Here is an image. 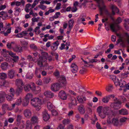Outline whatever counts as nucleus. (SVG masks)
Returning a JSON list of instances; mask_svg holds the SVG:
<instances>
[{"label": "nucleus", "mask_w": 129, "mask_h": 129, "mask_svg": "<svg viewBox=\"0 0 129 129\" xmlns=\"http://www.w3.org/2000/svg\"><path fill=\"white\" fill-rule=\"evenodd\" d=\"M42 56L40 57L37 61L38 65L40 68L45 67L48 65L47 59L48 57V53L44 52L42 53Z\"/></svg>", "instance_id": "1"}, {"label": "nucleus", "mask_w": 129, "mask_h": 129, "mask_svg": "<svg viewBox=\"0 0 129 129\" xmlns=\"http://www.w3.org/2000/svg\"><path fill=\"white\" fill-rule=\"evenodd\" d=\"M122 22L121 18L118 17L115 22L111 24L110 25V27L113 32H116L118 30L121 28V27L118 25V24Z\"/></svg>", "instance_id": "2"}, {"label": "nucleus", "mask_w": 129, "mask_h": 129, "mask_svg": "<svg viewBox=\"0 0 129 129\" xmlns=\"http://www.w3.org/2000/svg\"><path fill=\"white\" fill-rule=\"evenodd\" d=\"M41 101L38 98H33L31 101V105L36 108V110L37 111H39L41 108Z\"/></svg>", "instance_id": "3"}, {"label": "nucleus", "mask_w": 129, "mask_h": 129, "mask_svg": "<svg viewBox=\"0 0 129 129\" xmlns=\"http://www.w3.org/2000/svg\"><path fill=\"white\" fill-rule=\"evenodd\" d=\"M111 9L112 10V14L107 10H106V14L111 19H112V15L115 14V12L118 14L119 12V11L117 7L116 6L113 5H111Z\"/></svg>", "instance_id": "4"}, {"label": "nucleus", "mask_w": 129, "mask_h": 129, "mask_svg": "<svg viewBox=\"0 0 129 129\" xmlns=\"http://www.w3.org/2000/svg\"><path fill=\"white\" fill-rule=\"evenodd\" d=\"M122 102L121 101H118V102H113L111 103L110 107L115 109H118L121 107Z\"/></svg>", "instance_id": "5"}, {"label": "nucleus", "mask_w": 129, "mask_h": 129, "mask_svg": "<svg viewBox=\"0 0 129 129\" xmlns=\"http://www.w3.org/2000/svg\"><path fill=\"white\" fill-rule=\"evenodd\" d=\"M58 83L61 87H65L67 83L66 80L65 76H61L58 79Z\"/></svg>", "instance_id": "6"}, {"label": "nucleus", "mask_w": 129, "mask_h": 129, "mask_svg": "<svg viewBox=\"0 0 129 129\" xmlns=\"http://www.w3.org/2000/svg\"><path fill=\"white\" fill-rule=\"evenodd\" d=\"M61 87L58 83H54L51 85V89L53 91L56 92L58 91Z\"/></svg>", "instance_id": "7"}, {"label": "nucleus", "mask_w": 129, "mask_h": 129, "mask_svg": "<svg viewBox=\"0 0 129 129\" xmlns=\"http://www.w3.org/2000/svg\"><path fill=\"white\" fill-rule=\"evenodd\" d=\"M103 113H105L107 115H110L113 112V111L108 107H104L103 108Z\"/></svg>", "instance_id": "8"}, {"label": "nucleus", "mask_w": 129, "mask_h": 129, "mask_svg": "<svg viewBox=\"0 0 129 129\" xmlns=\"http://www.w3.org/2000/svg\"><path fill=\"white\" fill-rule=\"evenodd\" d=\"M15 71L12 70L11 69L9 70L8 72V78L12 79L15 76Z\"/></svg>", "instance_id": "9"}, {"label": "nucleus", "mask_w": 129, "mask_h": 129, "mask_svg": "<svg viewBox=\"0 0 129 129\" xmlns=\"http://www.w3.org/2000/svg\"><path fill=\"white\" fill-rule=\"evenodd\" d=\"M77 100L79 103L83 104L86 100V98L85 96H81L79 95L76 97Z\"/></svg>", "instance_id": "10"}, {"label": "nucleus", "mask_w": 129, "mask_h": 129, "mask_svg": "<svg viewBox=\"0 0 129 129\" xmlns=\"http://www.w3.org/2000/svg\"><path fill=\"white\" fill-rule=\"evenodd\" d=\"M59 97L62 99L66 100L67 97L66 94L63 90L60 91L58 94Z\"/></svg>", "instance_id": "11"}, {"label": "nucleus", "mask_w": 129, "mask_h": 129, "mask_svg": "<svg viewBox=\"0 0 129 129\" xmlns=\"http://www.w3.org/2000/svg\"><path fill=\"white\" fill-rule=\"evenodd\" d=\"M43 119L45 121L48 120L50 118L49 115L47 113V111L45 110L43 112Z\"/></svg>", "instance_id": "12"}, {"label": "nucleus", "mask_w": 129, "mask_h": 129, "mask_svg": "<svg viewBox=\"0 0 129 129\" xmlns=\"http://www.w3.org/2000/svg\"><path fill=\"white\" fill-rule=\"evenodd\" d=\"M44 95L46 97L49 98H52L54 96V93L50 91H46L44 93Z\"/></svg>", "instance_id": "13"}, {"label": "nucleus", "mask_w": 129, "mask_h": 129, "mask_svg": "<svg viewBox=\"0 0 129 129\" xmlns=\"http://www.w3.org/2000/svg\"><path fill=\"white\" fill-rule=\"evenodd\" d=\"M59 44L58 41H57L53 43V44L51 45V48L54 51L56 50Z\"/></svg>", "instance_id": "14"}, {"label": "nucleus", "mask_w": 129, "mask_h": 129, "mask_svg": "<svg viewBox=\"0 0 129 129\" xmlns=\"http://www.w3.org/2000/svg\"><path fill=\"white\" fill-rule=\"evenodd\" d=\"M71 100L72 102L69 104V107L71 108H72L73 107L77 105V104H76V101L75 98H73V99H71Z\"/></svg>", "instance_id": "15"}, {"label": "nucleus", "mask_w": 129, "mask_h": 129, "mask_svg": "<svg viewBox=\"0 0 129 129\" xmlns=\"http://www.w3.org/2000/svg\"><path fill=\"white\" fill-rule=\"evenodd\" d=\"M72 68L71 71L73 73H76L78 70V67L77 65L75 63H72L71 66Z\"/></svg>", "instance_id": "16"}, {"label": "nucleus", "mask_w": 129, "mask_h": 129, "mask_svg": "<svg viewBox=\"0 0 129 129\" xmlns=\"http://www.w3.org/2000/svg\"><path fill=\"white\" fill-rule=\"evenodd\" d=\"M23 113L25 116L28 118L30 117L31 115L30 111L28 109H26L25 110Z\"/></svg>", "instance_id": "17"}, {"label": "nucleus", "mask_w": 129, "mask_h": 129, "mask_svg": "<svg viewBox=\"0 0 129 129\" xmlns=\"http://www.w3.org/2000/svg\"><path fill=\"white\" fill-rule=\"evenodd\" d=\"M16 84L18 87H22L24 85L22 80L20 79H17L16 81Z\"/></svg>", "instance_id": "18"}, {"label": "nucleus", "mask_w": 129, "mask_h": 129, "mask_svg": "<svg viewBox=\"0 0 129 129\" xmlns=\"http://www.w3.org/2000/svg\"><path fill=\"white\" fill-rule=\"evenodd\" d=\"M13 49L15 51L17 52H21L22 51V47L20 45H16Z\"/></svg>", "instance_id": "19"}, {"label": "nucleus", "mask_w": 129, "mask_h": 129, "mask_svg": "<svg viewBox=\"0 0 129 129\" xmlns=\"http://www.w3.org/2000/svg\"><path fill=\"white\" fill-rule=\"evenodd\" d=\"M78 109L81 114H83L84 113L85 111V109L84 106L82 105H81L79 106Z\"/></svg>", "instance_id": "20"}, {"label": "nucleus", "mask_w": 129, "mask_h": 129, "mask_svg": "<svg viewBox=\"0 0 129 129\" xmlns=\"http://www.w3.org/2000/svg\"><path fill=\"white\" fill-rule=\"evenodd\" d=\"M27 34V31H24L20 33L17 34L16 36L18 38H22Z\"/></svg>", "instance_id": "21"}, {"label": "nucleus", "mask_w": 129, "mask_h": 129, "mask_svg": "<svg viewBox=\"0 0 129 129\" xmlns=\"http://www.w3.org/2000/svg\"><path fill=\"white\" fill-rule=\"evenodd\" d=\"M119 123V120L117 118H113L112 119V124L115 126H117Z\"/></svg>", "instance_id": "22"}, {"label": "nucleus", "mask_w": 129, "mask_h": 129, "mask_svg": "<svg viewBox=\"0 0 129 129\" xmlns=\"http://www.w3.org/2000/svg\"><path fill=\"white\" fill-rule=\"evenodd\" d=\"M119 112L120 114L122 115H126L128 114L127 110L125 109H121L119 111Z\"/></svg>", "instance_id": "23"}, {"label": "nucleus", "mask_w": 129, "mask_h": 129, "mask_svg": "<svg viewBox=\"0 0 129 129\" xmlns=\"http://www.w3.org/2000/svg\"><path fill=\"white\" fill-rule=\"evenodd\" d=\"M14 95L13 93H10L7 95L6 96V98L7 100L9 101H12L14 98Z\"/></svg>", "instance_id": "24"}, {"label": "nucleus", "mask_w": 129, "mask_h": 129, "mask_svg": "<svg viewBox=\"0 0 129 129\" xmlns=\"http://www.w3.org/2000/svg\"><path fill=\"white\" fill-rule=\"evenodd\" d=\"M6 95L4 93H0V102H4L5 99Z\"/></svg>", "instance_id": "25"}, {"label": "nucleus", "mask_w": 129, "mask_h": 129, "mask_svg": "<svg viewBox=\"0 0 129 129\" xmlns=\"http://www.w3.org/2000/svg\"><path fill=\"white\" fill-rule=\"evenodd\" d=\"M9 51H7L6 49H3L1 51L2 54L4 57H7L9 55Z\"/></svg>", "instance_id": "26"}, {"label": "nucleus", "mask_w": 129, "mask_h": 129, "mask_svg": "<svg viewBox=\"0 0 129 129\" xmlns=\"http://www.w3.org/2000/svg\"><path fill=\"white\" fill-rule=\"evenodd\" d=\"M8 66V64L6 62H4L2 63L1 67V68L3 70L6 69Z\"/></svg>", "instance_id": "27"}, {"label": "nucleus", "mask_w": 129, "mask_h": 129, "mask_svg": "<svg viewBox=\"0 0 129 129\" xmlns=\"http://www.w3.org/2000/svg\"><path fill=\"white\" fill-rule=\"evenodd\" d=\"M40 70L39 68L36 67L35 71V74L38 78H40L41 77V75L39 72Z\"/></svg>", "instance_id": "28"}, {"label": "nucleus", "mask_w": 129, "mask_h": 129, "mask_svg": "<svg viewBox=\"0 0 129 129\" xmlns=\"http://www.w3.org/2000/svg\"><path fill=\"white\" fill-rule=\"evenodd\" d=\"M31 120L33 123H37L38 122V119L36 116H34L32 117Z\"/></svg>", "instance_id": "29"}, {"label": "nucleus", "mask_w": 129, "mask_h": 129, "mask_svg": "<svg viewBox=\"0 0 129 129\" xmlns=\"http://www.w3.org/2000/svg\"><path fill=\"white\" fill-rule=\"evenodd\" d=\"M99 7L100 9V14L101 15H102L103 14V11L105 10L106 6L105 5L101 6V5L100 4L99 5Z\"/></svg>", "instance_id": "30"}, {"label": "nucleus", "mask_w": 129, "mask_h": 129, "mask_svg": "<svg viewBox=\"0 0 129 129\" xmlns=\"http://www.w3.org/2000/svg\"><path fill=\"white\" fill-rule=\"evenodd\" d=\"M74 20L73 19H70L68 21L69 28H72L73 26Z\"/></svg>", "instance_id": "31"}, {"label": "nucleus", "mask_w": 129, "mask_h": 129, "mask_svg": "<svg viewBox=\"0 0 129 129\" xmlns=\"http://www.w3.org/2000/svg\"><path fill=\"white\" fill-rule=\"evenodd\" d=\"M113 89V85L111 84H109L106 88V90L109 92H111Z\"/></svg>", "instance_id": "32"}, {"label": "nucleus", "mask_w": 129, "mask_h": 129, "mask_svg": "<svg viewBox=\"0 0 129 129\" xmlns=\"http://www.w3.org/2000/svg\"><path fill=\"white\" fill-rule=\"evenodd\" d=\"M110 99L108 95L104 96L102 99V101L104 103H107L109 101Z\"/></svg>", "instance_id": "33"}, {"label": "nucleus", "mask_w": 129, "mask_h": 129, "mask_svg": "<svg viewBox=\"0 0 129 129\" xmlns=\"http://www.w3.org/2000/svg\"><path fill=\"white\" fill-rule=\"evenodd\" d=\"M22 101V98L21 97L17 99L15 101V103L16 105H20L21 104Z\"/></svg>", "instance_id": "34"}, {"label": "nucleus", "mask_w": 129, "mask_h": 129, "mask_svg": "<svg viewBox=\"0 0 129 129\" xmlns=\"http://www.w3.org/2000/svg\"><path fill=\"white\" fill-rule=\"evenodd\" d=\"M7 78V75L5 73H0V79L4 80Z\"/></svg>", "instance_id": "35"}, {"label": "nucleus", "mask_w": 129, "mask_h": 129, "mask_svg": "<svg viewBox=\"0 0 129 129\" xmlns=\"http://www.w3.org/2000/svg\"><path fill=\"white\" fill-rule=\"evenodd\" d=\"M31 88V85L29 84H26L24 86V90L26 92L29 91Z\"/></svg>", "instance_id": "36"}, {"label": "nucleus", "mask_w": 129, "mask_h": 129, "mask_svg": "<svg viewBox=\"0 0 129 129\" xmlns=\"http://www.w3.org/2000/svg\"><path fill=\"white\" fill-rule=\"evenodd\" d=\"M47 107L48 109L49 110H51L52 109L54 108V107L52 104L51 103L49 102L47 103Z\"/></svg>", "instance_id": "37"}, {"label": "nucleus", "mask_w": 129, "mask_h": 129, "mask_svg": "<svg viewBox=\"0 0 129 129\" xmlns=\"http://www.w3.org/2000/svg\"><path fill=\"white\" fill-rule=\"evenodd\" d=\"M31 125L30 121H27L26 122V129H31Z\"/></svg>", "instance_id": "38"}, {"label": "nucleus", "mask_w": 129, "mask_h": 129, "mask_svg": "<svg viewBox=\"0 0 129 129\" xmlns=\"http://www.w3.org/2000/svg\"><path fill=\"white\" fill-rule=\"evenodd\" d=\"M33 74L31 73H27L25 77L26 78L30 79H31L33 77Z\"/></svg>", "instance_id": "39"}, {"label": "nucleus", "mask_w": 129, "mask_h": 129, "mask_svg": "<svg viewBox=\"0 0 129 129\" xmlns=\"http://www.w3.org/2000/svg\"><path fill=\"white\" fill-rule=\"evenodd\" d=\"M126 85V83L124 80L120 79V81L119 86L120 87H123L125 86Z\"/></svg>", "instance_id": "40"}, {"label": "nucleus", "mask_w": 129, "mask_h": 129, "mask_svg": "<svg viewBox=\"0 0 129 129\" xmlns=\"http://www.w3.org/2000/svg\"><path fill=\"white\" fill-rule=\"evenodd\" d=\"M25 3V2L23 0H21L20 2L18 1L16 2L15 5L17 6H19L22 4L23 5H24Z\"/></svg>", "instance_id": "41"}, {"label": "nucleus", "mask_w": 129, "mask_h": 129, "mask_svg": "<svg viewBox=\"0 0 129 129\" xmlns=\"http://www.w3.org/2000/svg\"><path fill=\"white\" fill-rule=\"evenodd\" d=\"M12 57V60L14 61V62H18L19 59L18 56L15 55L14 56H13Z\"/></svg>", "instance_id": "42"}, {"label": "nucleus", "mask_w": 129, "mask_h": 129, "mask_svg": "<svg viewBox=\"0 0 129 129\" xmlns=\"http://www.w3.org/2000/svg\"><path fill=\"white\" fill-rule=\"evenodd\" d=\"M31 5L30 4H28L26 5L25 10L27 13H28L29 12V8L31 7Z\"/></svg>", "instance_id": "43"}, {"label": "nucleus", "mask_w": 129, "mask_h": 129, "mask_svg": "<svg viewBox=\"0 0 129 129\" xmlns=\"http://www.w3.org/2000/svg\"><path fill=\"white\" fill-rule=\"evenodd\" d=\"M41 91V88L40 87L38 86L36 88V89L33 92L36 94L39 93Z\"/></svg>", "instance_id": "44"}, {"label": "nucleus", "mask_w": 129, "mask_h": 129, "mask_svg": "<svg viewBox=\"0 0 129 129\" xmlns=\"http://www.w3.org/2000/svg\"><path fill=\"white\" fill-rule=\"evenodd\" d=\"M33 95L31 93H28L26 95L25 99L29 101L30 99L33 97Z\"/></svg>", "instance_id": "45"}, {"label": "nucleus", "mask_w": 129, "mask_h": 129, "mask_svg": "<svg viewBox=\"0 0 129 129\" xmlns=\"http://www.w3.org/2000/svg\"><path fill=\"white\" fill-rule=\"evenodd\" d=\"M29 101L25 99L23 101V102L22 103V105L23 106L26 107L28 105Z\"/></svg>", "instance_id": "46"}, {"label": "nucleus", "mask_w": 129, "mask_h": 129, "mask_svg": "<svg viewBox=\"0 0 129 129\" xmlns=\"http://www.w3.org/2000/svg\"><path fill=\"white\" fill-rule=\"evenodd\" d=\"M20 42L21 44L22 45L26 46L28 45V42L27 41H23L21 40Z\"/></svg>", "instance_id": "47"}, {"label": "nucleus", "mask_w": 129, "mask_h": 129, "mask_svg": "<svg viewBox=\"0 0 129 129\" xmlns=\"http://www.w3.org/2000/svg\"><path fill=\"white\" fill-rule=\"evenodd\" d=\"M50 81V79L49 78H45L43 79V82L45 84H47Z\"/></svg>", "instance_id": "48"}, {"label": "nucleus", "mask_w": 129, "mask_h": 129, "mask_svg": "<svg viewBox=\"0 0 129 129\" xmlns=\"http://www.w3.org/2000/svg\"><path fill=\"white\" fill-rule=\"evenodd\" d=\"M22 118V116L21 115H18L17 116L16 121L20 123L21 119Z\"/></svg>", "instance_id": "49"}, {"label": "nucleus", "mask_w": 129, "mask_h": 129, "mask_svg": "<svg viewBox=\"0 0 129 129\" xmlns=\"http://www.w3.org/2000/svg\"><path fill=\"white\" fill-rule=\"evenodd\" d=\"M23 88V87H18V88L16 90L17 93L18 94L21 93L22 92Z\"/></svg>", "instance_id": "50"}, {"label": "nucleus", "mask_w": 129, "mask_h": 129, "mask_svg": "<svg viewBox=\"0 0 129 129\" xmlns=\"http://www.w3.org/2000/svg\"><path fill=\"white\" fill-rule=\"evenodd\" d=\"M98 4V6L99 4H101L102 6L105 5L104 4V1L103 0H95Z\"/></svg>", "instance_id": "51"}, {"label": "nucleus", "mask_w": 129, "mask_h": 129, "mask_svg": "<svg viewBox=\"0 0 129 129\" xmlns=\"http://www.w3.org/2000/svg\"><path fill=\"white\" fill-rule=\"evenodd\" d=\"M102 106H100L98 107L97 109V112L98 113L99 115L102 112Z\"/></svg>", "instance_id": "52"}, {"label": "nucleus", "mask_w": 129, "mask_h": 129, "mask_svg": "<svg viewBox=\"0 0 129 129\" xmlns=\"http://www.w3.org/2000/svg\"><path fill=\"white\" fill-rule=\"evenodd\" d=\"M38 7L40 9L42 10H44L46 9L47 8L46 6H44L43 5H40L38 6Z\"/></svg>", "instance_id": "53"}, {"label": "nucleus", "mask_w": 129, "mask_h": 129, "mask_svg": "<svg viewBox=\"0 0 129 129\" xmlns=\"http://www.w3.org/2000/svg\"><path fill=\"white\" fill-rule=\"evenodd\" d=\"M30 48L34 50H36L37 49V46L34 44H32L30 45Z\"/></svg>", "instance_id": "54"}, {"label": "nucleus", "mask_w": 129, "mask_h": 129, "mask_svg": "<svg viewBox=\"0 0 129 129\" xmlns=\"http://www.w3.org/2000/svg\"><path fill=\"white\" fill-rule=\"evenodd\" d=\"M70 120L69 119H65L63 121V123L64 124H66L70 122Z\"/></svg>", "instance_id": "55"}, {"label": "nucleus", "mask_w": 129, "mask_h": 129, "mask_svg": "<svg viewBox=\"0 0 129 129\" xmlns=\"http://www.w3.org/2000/svg\"><path fill=\"white\" fill-rule=\"evenodd\" d=\"M106 115L105 113H103V112H102L99 115V116L102 118H104L106 117Z\"/></svg>", "instance_id": "56"}, {"label": "nucleus", "mask_w": 129, "mask_h": 129, "mask_svg": "<svg viewBox=\"0 0 129 129\" xmlns=\"http://www.w3.org/2000/svg\"><path fill=\"white\" fill-rule=\"evenodd\" d=\"M54 75L56 77H58L59 75V71L56 70L54 73Z\"/></svg>", "instance_id": "57"}, {"label": "nucleus", "mask_w": 129, "mask_h": 129, "mask_svg": "<svg viewBox=\"0 0 129 129\" xmlns=\"http://www.w3.org/2000/svg\"><path fill=\"white\" fill-rule=\"evenodd\" d=\"M118 97L120 98L119 100L120 99L121 100H122L123 102L125 101L126 99L125 98L124 96H118Z\"/></svg>", "instance_id": "58"}, {"label": "nucleus", "mask_w": 129, "mask_h": 129, "mask_svg": "<svg viewBox=\"0 0 129 129\" xmlns=\"http://www.w3.org/2000/svg\"><path fill=\"white\" fill-rule=\"evenodd\" d=\"M36 84L39 85H41L43 83L42 81L40 79H39L36 82Z\"/></svg>", "instance_id": "59"}, {"label": "nucleus", "mask_w": 129, "mask_h": 129, "mask_svg": "<svg viewBox=\"0 0 129 129\" xmlns=\"http://www.w3.org/2000/svg\"><path fill=\"white\" fill-rule=\"evenodd\" d=\"M60 14V12H57L55 13V15L54 16V17L55 19H56L58 18Z\"/></svg>", "instance_id": "60"}, {"label": "nucleus", "mask_w": 129, "mask_h": 129, "mask_svg": "<svg viewBox=\"0 0 129 129\" xmlns=\"http://www.w3.org/2000/svg\"><path fill=\"white\" fill-rule=\"evenodd\" d=\"M52 114L53 116H56L57 114V112L56 110H53L51 111Z\"/></svg>", "instance_id": "61"}, {"label": "nucleus", "mask_w": 129, "mask_h": 129, "mask_svg": "<svg viewBox=\"0 0 129 129\" xmlns=\"http://www.w3.org/2000/svg\"><path fill=\"white\" fill-rule=\"evenodd\" d=\"M126 119L127 118H126L122 117L120 119V121L121 122H124L126 121Z\"/></svg>", "instance_id": "62"}, {"label": "nucleus", "mask_w": 129, "mask_h": 129, "mask_svg": "<svg viewBox=\"0 0 129 129\" xmlns=\"http://www.w3.org/2000/svg\"><path fill=\"white\" fill-rule=\"evenodd\" d=\"M26 64V62L25 61H23L22 62H19L18 64L21 66V67H22L24 65Z\"/></svg>", "instance_id": "63"}, {"label": "nucleus", "mask_w": 129, "mask_h": 129, "mask_svg": "<svg viewBox=\"0 0 129 129\" xmlns=\"http://www.w3.org/2000/svg\"><path fill=\"white\" fill-rule=\"evenodd\" d=\"M98 60L96 59H90L89 60V61L88 63H93L94 62H96Z\"/></svg>", "instance_id": "64"}]
</instances>
